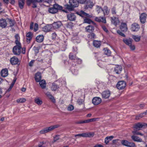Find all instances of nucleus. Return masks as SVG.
Returning <instances> with one entry per match:
<instances>
[{
	"instance_id": "f3484780",
	"label": "nucleus",
	"mask_w": 147,
	"mask_h": 147,
	"mask_svg": "<svg viewBox=\"0 0 147 147\" xmlns=\"http://www.w3.org/2000/svg\"><path fill=\"white\" fill-rule=\"evenodd\" d=\"M112 23L115 26L118 24L119 23V21L118 18L113 17L111 18Z\"/></svg>"
},
{
	"instance_id": "58836bf2",
	"label": "nucleus",
	"mask_w": 147,
	"mask_h": 147,
	"mask_svg": "<svg viewBox=\"0 0 147 147\" xmlns=\"http://www.w3.org/2000/svg\"><path fill=\"white\" fill-rule=\"evenodd\" d=\"M72 40L73 42L74 43H79L80 42V40L78 38V36H74L72 38Z\"/></svg>"
},
{
	"instance_id": "603ef678",
	"label": "nucleus",
	"mask_w": 147,
	"mask_h": 147,
	"mask_svg": "<svg viewBox=\"0 0 147 147\" xmlns=\"http://www.w3.org/2000/svg\"><path fill=\"white\" fill-rule=\"evenodd\" d=\"M96 10L98 13L101 11H102V9L101 7L98 5L96 6Z\"/></svg>"
},
{
	"instance_id": "1a4fd4ad",
	"label": "nucleus",
	"mask_w": 147,
	"mask_h": 147,
	"mask_svg": "<svg viewBox=\"0 0 147 147\" xmlns=\"http://www.w3.org/2000/svg\"><path fill=\"white\" fill-rule=\"evenodd\" d=\"M67 17L68 20L70 21H75L76 18L75 13H70L67 15Z\"/></svg>"
},
{
	"instance_id": "20e7f679",
	"label": "nucleus",
	"mask_w": 147,
	"mask_h": 147,
	"mask_svg": "<svg viewBox=\"0 0 147 147\" xmlns=\"http://www.w3.org/2000/svg\"><path fill=\"white\" fill-rule=\"evenodd\" d=\"M59 125H58L51 126L49 127L43 129L42 130L40 131V134H44L51 131L54 129L59 127Z\"/></svg>"
},
{
	"instance_id": "c9c22d12",
	"label": "nucleus",
	"mask_w": 147,
	"mask_h": 147,
	"mask_svg": "<svg viewBox=\"0 0 147 147\" xmlns=\"http://www.w3.org/2000/svg\"><path fill=\"white\" fill-rule=\"evenodd\" d=\"M104 52L105 55L108 56H110L111 54V52L110 50L107 48H105L104 49Z\"/></svg>"
},
{
	"instance_id": "5701e85b",
	"label": "nucleus",
	"mask_w": 147,
	"mask_h": 147,
	"mask_svg": "<svg viewBox=\"0 0 147 147\" xmlns=\"http://www.w3.org/2000/svg\"><path fill=\"white\" fill-rule=\"evenodd\" d=\"M1 76L5 77L7 76L8 74V70L7 69H2L1 72Z\"/></svg>"
},
{
	"instance_id": "423d86ee",
	"label": "nucleus",
	"mask_w": 147,
	"mask_h": 147,
	"mask_svg": "<svg viewBox=\"0 0 147 147\" xmlns=\"http://www.w3.org/2000/svg\"><path fill=\"white\" fill-rule=\"evenodd\" d=\"M111 94L110 91L109 90H106L103 91L101 93L102 97L104 99L108 98L110 97Z\"/></svg>"
},
{
	"instance_id": "09e8293b",
	"label": "nucleus",
	"mask_w": 147,
	"mask_h": 147,
	"mask_svg": "<svg viewBox=\"0 0 147 147\" xmlns=\"http://www.w3.org/2000/svg\"><path fill=\"white\" fill-rule=\"evenodd\" d=\"M136 129H134V130L132 131V133L134 135H140L141 136H143V134H142L141 133H140L136 131Z\"/></svg>"
},
{
	"instance_id": "8fccbe9b",
	"label": "nucleus",
	"mask_w": 147,
	"mask_h": 147,
	"mask_svg": "<svg viewBox=\"0 0 147 147\" xmlns=\"http://www.w3.org/2000/svg\"><path fill=\"white\" fill-rule=\"evenodd\" d=\"M95 34L94 33H91L88 34V37L90 39H92L95 37Z\"/></svg>"
},
{
	"instance_id": "473e14b6",
	"label": "nucleus",
	"mask_w": 147,
	"mask_h": 147,
	"mask_svg": "<svg viewBox=\"0 0 147 147\" xmlns=\"http://www.w3.org/2000/svg\"><path fill=\"white\" fill-rule=\"evenodd\" d=\"M94 5L93 3L91 1L89 0L87 1V5H86V7L87 8H91Z\"/></svg>"
},
{
	"instance_id": "2f4dec72",
	"label": "nucleus",
	"mask_w": 147,
	"mask_h": 147,
	"mask_svg": "<svg viewBox=\"0 0 147 147\" xmlns=\"http://www.w3.org/2000/svg\"><path fill=\"white\" fill-rule=\"evenodd\" d=\"M101 42L100 41L94 40L93 42V45L96 47L98 48L100 47Z\"/></svg>"
},
{
	"instance_id": "a18cd8bd",
	"label": "nucleus",
	"mask_w": 147,
	"mask_h": 147,
	"mask_svg": "<svg viewBox=\"0 0 147 147\" xmlns=\"http://www.w3.org/2000/svg\"><path fill=\"white\" fill-rule=\"evenodd\" d=\"M15 38L16 39V41H15V43L16 44H20V43L19 40L20 39V37L18 34H16L15 36Z\"/></svg>"
},
{
	"instance_id": "a878e982",
	"label": "nucleus",
	"mask_w": 147,
	"mask_h": 147,
	"mask_svg": "<svg viewBox=\"0 0 147 147\" xmlns=\"http://www.w3.org/2000/svg\"><path fill=\"white\" fill-rule=\"evenodd\" d=\"M86 31L88 32H91L94 30V27L91 25H89L85 28Z\"/></svg>"
},
{
	"instance_id": "4be33fe9",
	"label": "nucleus",
	"mask_w": 147,
	"mask_h": 147,
	"mask_svg": "<svg viewBox=\"0 0 147 147\" xmlns=\"http://www.w3.org/2000/svg\"><path fill=\"white\" fill-rule=\"evenodd\" d=\"M7 22L4 19L0 20V26L2 28H5L7 25Z\"/></svg>"
},
{
	"instance_id": "49530a36",
	"label": "nucleus",
	"mask_w": 147,
	"mask_h": 147,
	"mask_svg": "<svg viewBox=\"0 0 147 147\" xmlns=\"http://www.w3.org/2000/svg\"><path fill=\"white\" fill-rule=\"evenodd\" d=\"M58 86L55 83H53L52 84V86L51 88L52 90L55 91L57 88Z\"/></svg>"
},
{
	"instance_id": "4d7b16f0",
	"label": "nucleus",
	"mask_w": 147,
	"mask_h": 147,
	"mask_svg": "<svg viewBox=\"0 0 147 147\" xmlns=\"http://www.w3.org/2000/svg\"><path fill=\"white\" fill-rule=\"evenodd\" d=\"M34 0H27V3L28 5H30L31 3H34Z\"/></svg>"
},
{
	"instance_id": "f8f14e48",
	"label": "nucleus",
	"mask_w": 147,
	"mask_h": 147,
	"mask_svg": "<svg viewBox=\"0 0 147 147\" xmlns=\"http://www.w3.org/2000/svg\"><path fill=\"white\" fill-rule=\"evenodd\" d=\"M101 99L99 97H95L93 98L92 100L93 104L95 105H97L99 104L101 102Z\"/></svg>"
},
{
	"instance_id": "6e6552de",
	"label": "nucleus",
	"mask_w": 147,
	"mask_h": 147,
	"mask_svg": "<svg viewBox=\"0 0 147 147\" xmlns=\"http://www.w3.org/2000/svg\"><path fill=\"white\" fill-rule=\"evenodd\" d=\"M125 82L123 81H121L118 82L117 85V87L119 90L123 89L125 87Z\"/></svg>"
},
{
	"instance_id": "412c9836",
	"label": "nucleus",
	"mask_w": 147,
	"mask_h": 147,
	"mask_svg": "<svg viewBox=\"0 0 147 147\" xmlns=\"http://www.w3.org/2000/svg\"><path fill=\"white\" fill-rule=\"evenodd\" d=\"M95 20L96 21L98 22H101L104 23H105L106 22L105 18L104 17H96L95 18Z\"/></svg>"
},
{
	"instance_id": "dca6fc26",
	"label": "nucleus",
	"mask_w": 147,
	"mask_h": 147,
	"mask_svg": "<svg viewBox=\"0 0 147 147\" xmlns=\"http://www.w3.org/2000/svg\"><path fill=\"white\" fill-rule=\"evenodd\" d=\"M62 24L60 22H58L53 23L51 24L53 30L54 29H57L59 28Z\"/></svg>"
},
{
	"instance_id": "6ab92c4d",
	"label": "nucleus",
	"mask_w": 147,
	"mask_h": 147,
	"mask_svg": "<svg viewBox=\"0 0 147 147\" xmlns=\"http://www.w3.org/2000/svg\"><path fill=\"white\" fill-rule=\"evenodd\" d=\"M35 79L36 82H39L41 79V74L39 72H37L35 75Z\"/></svg>"
},
{
	"instance_id": "9d476101",
	"label": "nucleus",
	"mask_w": 147,
	"mask_h": 147,
	"mask_svg": "<svg viewBox=\"0 0 147 147\" xmlns=\"http://www.w3.org/2000/svg\"><path fill=\"white\" fill-rule=\"evenodd\" d=\"M146 124L144 123H138L136 124L134 127L135 129L140 130L141 128H143L146 125Z\"/></svg>"
},
{
	"instance_id": "b1692460",
	"label": "nucleus",
	"mask_w": 147,
	"mask_h": 147,
	"mask_svg": "<svg viewBox=\"0 0 147 147\" xmlns=\"http://www.w3.org/2000/svg\"><path fill=\"white\" fill-rule=\"evenodd\" d=\"M114 70L116 74L120 73L122 70V67L120 65H117L115 68Z\"/></svg>"
},
{
	"instance_id": "3c124183",
	"label": "nucleus",
	"mask_w": 147,
	"mask_h": 147,
	"mask_svg": "<svg viewBox=\"0 0 147 147\" xmlns=\"http://www.w3.org/2000/svg\"><path fill=\"white\" fill-rule=\"evenodd\" d=\"M69 58L71 60H76L77 58L75 56L73 55L71 53H70L69 55Z\"/></svg>"
},
{
	"instance_id": "c756f323",
	"label": "nucleus",
	"mask_w": 147,
	"mask_h": 147,
	"mask_svg": "<svg viewBox=\"0 0 147 147\" xmlns=\"http://www.w3.org/2000/svg\"><path fill=\"white\" fill-rule=\"evenodd\" d=\"M44 39V36L42 35H39L37 36L36 38V41L38 42H42Z\"/></svg>"
},
{
	"instance_id": "f704fd0d",
	"label": "nucleus",
	"mask_w": 147,
	"mask_h": 147,
	"mask_svg": "<svg viewBox=\"0 0 147 147\" xmlns=\"http://www.w3.org/2000/svg\"><path fill=\"white\" fill-rule=\"evenodd\" d=\"M25 0H18L19 6L20 8L22 9L24 4Z\"/></svg>"
},
{
	"instance_id": "13d9d810",
	"label": "nucleus",
	"mask_w": 147,
	"mask_h": 147,
	"mask_svg": "<svg viewBox=\"0 0 147 147\" xmlns=\"http://www.w3.org/2000/svg\"><path fill=\"white\" fill-rule=\"evenodd\" d=\"M117 33L119 34L120 35L124 37H125V35L122 32H121V31L119 30H118L117 31Z\"/></svg>"
},
{
	"instance_id": "4c0bfd02",
	"label": "nucleus",
	"mask_w": 147,
	"mask_h": 147,
	"mask_svg": "<svg viewBox=\"0 0 147 147\" xmlns=\"http://www.w3.org/2000/svg\"><path fill=\"white\" fill-rule=\"evenodd\" d=\"M114 138L113 136H111L108 137H107L105 138V142L107 144L111 140Z\"/></svg>"
},
{
	"instance_id": "de8ad7c7",
	"label": "nucleus",
	"mask_w": 147,
	"mask_h": 147,
	"mask_svg": "<svg viewBox=\"0 0 147 147\" xmlns=\"http://www.w3.org/2000/svg\"><path fill=\"white\" fill-rule=\"evenodd\" d=\"M74 109V106L71 105H69L67 108L68 111H72Z\"/></svg>"
},
{
	"instance_id": "79ce46f5",
	"label": "nucleus",
	"mask_w": 147,
	"mask_h": 147,
	"mask_svg": "<svg viewBox=\"0 0 147 147\" xmlns=\"http://www.w3.org/2000/svg\"><path fill=\"white\" fill-rule=\"evenodd\" d=\"M84 22L89 24L92 23L93 24H95L93 22L91 21L90 19L87 18L84 19Z\"/></svg>"
},
{
	"instance_id": "a211bd4d",
	"label": "nucleus",
	"mask_w": 147,
	"mask_h": 147,
	"mask_svg": "<svg viewBox=\"0 0 147 147\" xmlns=\"http://www.w3.org/2000/svg\"><path fill=\"white\" fill-rule=\"evenodd\" d=\"M69 3L70 5L73 6L74 8L78 6V3L76 0H69Z\"/></svg>"
},
{
	"instance_id": "e433bc0d",
	"label": "nucleus",
	"mask_w": 147,
	"mask_h": 147,
	"mask_svg": "<svg viewBox=\"0 0 147 147\" xmlns=\"http://www.w3.org/2000/svg\"><path fill=\"white\" fill-rule=\"evenodd\" d=\"M102 11L104 15H108L109 13V10L107 7L105 6L102 9Z\"/></svg>"
},
{
	"instance_id": "bf43d9fd",
	"label": "nucleus",
	"mask_w": 147,
	"mask_h": 147,
	"mask_svg": "<svg viewBox=\"0 0 147 147\" xmlns=\"http://www.w3.org/2000/svg\"><path fill=\"white\" fill-rule=\"evenodd\" d=\"M77 1L78 4L79 3L82 4H84L86 1V0H77Z\"/></svg>"
},
{
	"instance_id": "e2e57ef3",
	"label": "nucleus",
	"mask_w": 147,
	"mask_h": 147,
	"mask_svg": "<svg viewBox=\"0 0 147 147\" xmlns=\"http://www.w3.org/2000/svg\"><path fill=\"white\" fill-rule=\"evenodd\" d=\"M76 62H77L78 64H81L82 62V60L78 58H77L76 59Z\"/></svg>"
},
{
	"instance_id": "4468645a",
	"label": "nucleus",
	"mask_w": 147,
	"mask_h": 147,
	"mask_svg": "<svg viewBox=\"0 0 147 147\" xmlns=\"http://www.w3.org/2000/svg\"><path fill=\"white\" fill-rule=\"evenodd\" d=\"M147 15L145 13H142L140 16V20L141 22L144 24L145 22L146 18Z\"/></svg>"
},
{
	"instance_id": "ddd939ff",
	"label": "nucleus",
	"mask_w": 147,
	"mask_h": 147,
	"mask_svg": "<svg viewBox=\"0 0 147 147\" xmlns=\"http://www.w3.org/2000/svg\"><path fill=\"white\" fill-rule=\"evenodd\" d=\"M42 30L45 32H48L53 30V28L51 24L48 25L43 28Z\"/></svg>"
},
{
	"instance_id": "7c9ffc66",
	"label": "nucleus",
	"mask_w": 147,
	"mask_h": 147,
	"mask_svg": "<svg viewBox=\"0 0 147 147\" xmlns=\"http://www.w3.org/2000/svg\"><path fill=\"white\" fill-rule=\"evenodd\" d=\"M132 139L134 141L137 142H142V140L141 138H139L138 137L135 136H132L131 137Z\"/></svg>"
},
{
	"instance_id": "69168bd1",
	"label": "nucleus",
	"mask_w": 147,
	"mask_h": 147,
	"mask_svg": "<svg viewBox=\"0 0 147 147\" xmlns=\"http://www.w3.org/2000/svg\"><path fill=\"white\" fill-rule=\"evenodd\" d=\"M34 61V60H32L29 63V66H32L33 65Z\"/></svg>"
},
{
	"instance_id": "c03bdc74",
	"label": "nucleus",
	"mask_w": 147,
	"mask_h": 147,
	"mask_svg": "<svg viewBox=\"0 0 147 147\" xmlns=\"http://www.w3.org/2000/svg\"><path fill=\"white\" fill-rule=\"evenodd\" d=\"M26 100L25 98H22L18 99L17 100L16 102L18 103H23L25 102Z\"/></svg>"
},
{
	"instance_id": "0eeeda50",
	"label": "nucleus",
	"mask_w": 147,
	"mask_h": 147,
	"mask_svg": "<svg viewBox=\"0 0 147 147\" xmlns=\"http://www.w3.org/2000/svg\"><path fill=\"white\" fill-rule=\"evenodd\" d=\"M121 143L122 145L126 146L134 147L135 146V144L134 143L129 142L126 140H123L121 141Z\"/></svg>"
},
{
	"instance_id": "a19ab883",
	"label": "nucleus",
	"mask_w": 147,
	"mask_h": 147,
	"mask_svg": "<svg viewBox=\"0 0 147 147\" xmlns=\"http://www.w3.org/2000/svg\"><path fill=\"white\" fill-rule=\"evenodd\" d=\"M39 147H48L47 143L46 142H42L39 143L38 144Z\"/></svg>"
},
{
	"instance_id": "0e129e2a",
	"label": "nucleus",
	"mask_w": 147,
	"mask_h": 147,
	"mask_svg": "<svg viewBox=\"0 0 147 147\" xmlns=\"http://www.w3.org/2000/svg\"><path fill=\"white\" fill-rule=\"evenodd\" d=\"M59 139V136H56L54 138V142H55L58 140Z\"/></svg>"
},
{
	"instance_id": "2eb2a0df",
	"label": "nucleus",
	"mask_w": 147,
	"mask_h": 147,
	"mask_svg": "<svg viewBox=\"0 0 147 147\" xmlns=\"http://www.w3.org/2000/svg\"><path fill=\"white\" fill-rule=\"evenodd\" d=\"M139 28V25L136 23H134L131 25V30L132 31H137L138 30Z\"/></svg>"
},
{
	"instance_id": "774afa93",
	"label": "nucleus",
	"mask_w": 147,
	"mask_h": 147,
	"mask_svg": "<svg viewBox=\"0 0 147 147\" xmlns=\"http://www.w3.org/2000/svg\"><path fill=\"white\" fill-rule=\"evenodd\" d=\"M56 36V34L55 33H53L52 34V39H55Z\"/></svg>"
},
{
	"instance_id": "052dcab7",
	"label": "nucleus",
	"mask_w": 147,
	"mask_h": 147,
	"mask_svg": "<svg viewBox=\"0 0 147 147\" xmlns=\"http://www.w3.org/2000/svg\"><path fill=\"white\" fill-rule=\"evenodd\" d=\"M38 24L36 23L34 25V32H36V31H37L38 30Z\"/></svg>"
},
{
	"instance_id": "39448f33",
	"label": "nucleus",
	"mask_w": 147,
	"mask_h": 147,
	"mask_svg": "<svg viewBox=\"0 0 147 147\" xmlns=\"http://www.w3.org/2000/svg\"><path fill=\"white\" fill-rule=\"evenodd\" d=\"M94 133H93L89 132L85 133L82 134H79L75 135V137L79 136L80 137H91L94 136Z\"/></svg>"
},
{
	"instance_id": "ea45409f",
	"label": "nucleus",
	"mask_w": 147,
	"mask_h": 147,
	"mask_svg": "<svg viewBox=\"0 0 147 147\" xmlns=\"http://www.w3.org/2000/svg\"><path fill=\"white\" fill-rule=\"evenodd\" d=\"M132 38L136 42H139L140 40L141 36L138 35H133Z\"/></svg>"
},
{
	"instance_id": "72a5a7b5",
	"label": "nucleus",
	"mask_w": 147,
	"mask_h": 147,
	"mask_svg": "<svg viewBox=\"0 0 147 147\" xmlns=\"http://www.w3.org/2000/svg\"><path fill=\"white\" fill-rule=\"evenodd\" d=\"M71 71L72 73L75 75H78V70L76 69L75 67L74 66L72 67L71 68Z\"/></svg>"
},
{
	"instance_id": "37998d69",
	"label": "nucleus",
	"mask_w": 147,
	"mask_h": 147,
	"mask_svg": "<svg viewBox=\"0 0 147 147\" xmlns=\"http://www.w3.org/2000/svg\"><path fill=\"white\" fill-rule=\"evenodd\" d=\"M65 7L69 11H72L74 9V7L72 6L71 5H65Z\"/></svg>"
},
{
	"instance_id": "5fc2aeb1",
	"label": "nucleus",
	"mask_w": 147,
	"mask_h": 147,
	"mask_svg": "<svg viewBox=\"0 0 147 147\" xmlns=\"http://www.w3.org/2000/svg\"><path fill=\"white\" fill-rule=\"evenodd\" d=\"M7 21L10 24V26H13L14 24V22L12 21V20L10 19H7Z\"/></svg>"
},
{
	"instance_id": "cd10ccee",
	"label": "nucleus",
	"mask_w": 147,
	"mask_h": 147,
	"mask_svg": "<svg viewBox=\"0 0 147 147\" xmlns=\"http://www.w3.org/2000/svg\"><path fill=\"white\" fill-rule=\"evenodd\" d=\"M26 36L27 37V42H29L32 38V34L31 32H29L26 34Z\"/></svg>"
},
{
	"instance_id": "680f3d73",
	"label": "nucleus",
	"mask_w": 147,
	"mask_h": 147,
	"mask_svg": "<svg viewBox=\"0 0 147 147\" xmlns=\"http://www.w3.org/2000/svg\"><path fill=\"white\" fill-rule=\"evenodd\" d=\"M84 100L83 99H78L77 100V102L80 105L82 104Z\"/></svg>"
},
{
	"instance_id": "6e6d98bb",
	"label": "nucleus",
	"mask_w": 147,
	"mask_h": 147,
	"mask_svg": "<svg viewBox=\"0 0 147 147\" xmlns=\"http://www.w3.org/2000/svg\"><path fill=\"white\" fill-rule=\"evenodd\" d=\"M142 113L140 114L139 115L136 116V119H138L140 118H142L143 117L145 116L144 114H142Z\"/></svg>"
},
{
	"instance_id": "338daca9",
	"label": "nucleus",
	"mask_w": 147,
	"mask_h": 147,
	"mask_svg": "<svg viewBox=\"0 0 147 147\" xmlns=\"http://www.w3.org/2000/svg\"><path fill=\"white\" fill-rule=\"evenodd\" d=\"M102 29H103V30L105 31L106 32H108V30L105 26H102Z\"/></svg>"
},
{
	"instance_id": "aec40b11",
	"label": "nucleus",
	"mask_w": 147,
	"mask_h": 147,
	"mask_svg": "<svg viewBox=\"0 0 147 147\" xmlns=\"http://www.w3.org/2000/svg\"><path fill=\"white\" fill-rule=\"evenodd\" d=\"M120 29L122 31L126 32L127 30V27L125 23H122L121 24Z\"/></svg>"
},
{
	"instance_id": "393cba45",
	"label": "nucleus",
	"mask_w": 147,
	"mask_h": 147,
	"mask_svg": "<svg viewBox=\"0 0 147 147\" xmlns=\"http://www.w3.org/2000/svg\"><path fill=\"white\" fill-rule=\"evenodd\" d=\"M77 14L82 17L86 16L87 17H90V16L88 14L84 12L83 11H81L80 12H77Z\"/></svg>"
},
{
	"instance_id": "c85d7f7f",
	"label": "nucleus",
	"mask_w": 147,
	"mask_h": 147,
	"mask_svg": "<svg viewBox=\"0 0 147 147\" xmlns=\"http://www.w3.org/2000/svg\"><path fill=\"white\" fill-rule=\"evenodd\" d=\"M39 82V84L42 88L43 89L45 88L46 84L45 80H40Z\"/></svg>"
},
{
	"instance_id": "7ed1b4c3",
	"label": "nucleus",
	"mask_w": 147,
	"mask_h": 147,
	"mask_svg": "<svg viewBox=\"0 0 147 147\" xmlns=\"http://www.w3.org/2000/svg\"><path fill=\"white\" fill-rule=\"evenodd\" d=\"M13 49V52L15 55H19L21 52L22 47L21 44H16Z\"/></svg>"
},
{
	"instance_id": "864d4df0",
	"label": "nucleus",
	"mask_w": 147,
	"mask_h": 147,
	"mask_svg": "<svg viewBox=\"0 0 147 147\" xmlns=\"http://www.w3.org/2000/svg\"><path fill=\"white\" fill-rule=\"evenodd\" d=\"M48 98L50 99L51 101L54 103L55 102V100L54 98V97L52 96V95L51 94L50 96L48 97Z\"/></svg>"
},
{
	"instance_id": "9b49d317",
	"label": "nucleus",
	"mask_w": 147,
	"mask_h": 147,
	"mask_svg": "<svg viewBox=\"0 0 147 147\" xmlns=\"http://www.w3.org/2000/svg\"><path fill=\"white\" fill-rule=\"evenodd\" d=\"M10 62L12 65H15L18 64L19 60L17 57L16 56H13L10 58Z\"/></svg>"
},
{
	"instance_id": "f257e3e1",
	"label": "nucleus",
	"mask_w": 147,
	"mask_h": 147,
	"mask_svg": "<svg viewBox=\"0 0 147 147\" xmlns=\"http://www.w3.org/2000/svg\"><path fill=\"white\" fill-rule=\"evenodd\" d=\"M62 9V6L57 4H55L53 5V7L49 8L48 11L50 13L54 14L57 12L58 10H61Z\"/></svg>"
},
{
	"instance_id": "f03ea898",
	"label": "nucleus",
	"mask_w": 147,
	"mask_h": 147,
	"mask_svg": "<svg viewBox=\"0 0 147 147\" xmlns=\"http://www.w3.org/2000/svg\"><path fill=\"white\" fill-rule=\"evenodd\" d=\"M123 42L126 45L128 46L131 50H134L135 49V47L134 45L132 44L133 40L131 38H124L123 40Z\"/></svg>"
},
{
	"instance_id": "bb28decb",
	"label": "nucleus",
	"mask_w": 147,
	"mask_h": 147,
	"mask_svg": "<svg viewBox=\"0 0 147 147\" xmlns=\"http://www.w3.org/2000/svg\"><path fill=\"white\" fill-rule=\"evenodd\" d=\"M34 102L35 103L38 105H41L42 103V101L38 97H36L34 99Z\"/></svg>"
}]
</instances>
